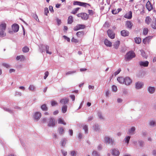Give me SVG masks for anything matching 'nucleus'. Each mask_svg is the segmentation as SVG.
I'll use <instances>...</instances> for the list:
<instances>
[{
    "label": "nucleus",
    "mask_w": 156,
    "mask_h": 156,
    "mask_svg": "<svg viewBox=\"0 0 156 156\" xmlns=\"http://www.w3.org/2000/svg\"><path fill=\"white\" fill-rule=\"evenodd\" d=\"M3 109L5 111H6L10 113H12L13 112V111L11 109H10L9 108H3Z\"/></svg>",
    "instance_id": "obj_43"
},
{
    "label": "nucleus",
    "mask_w": 156,
    "mask_h": 156,
    "mask_svg": "<svg viewBox=\"0 0 156 156\" xmlns=\"http://www.w3.org/2000/svg\"><path fill=\"white\" fill-rule=\"evenodd\" d=\"M41 116V114L39 112H36L34 115V119L36 121L40 119Z\"/></svg>",
    "instance_id": "obj_8"
},
{
    "label": "nucleus",
    "mask_w": 156,
    "mask_h": 156,
    "mask_svg": "<svg viewBox=\"0 0 156 156\" xmlns=\"http://www.w3.org/2000/svg\"><path fill=\"white\" fill-rule=\"evenodd\" d=\"M69 101V100L68 98H62L60 100V102L61 104H64V105H66L68 103Z\"/></svg>",
    "instance_id": "obj_16"
},
{
    "label": "nucleus",
    "mask_w": 156,
    "mask_h": 156,
    "mask_svg": "<svg viewBox=\"0 0 156 156\" xmlns=\"http://www.w3.org/2000/svg\"><path fill=\"white\" fill-rule=\"evenodd\" d=\"M138 142L140 146L141 147H143L144 144V142L143 141L141 140H139Z\"/></svg>",
    "instance_id": "obj_53"
},
{
    "label": "nucleus",
    "mask_w": 156,
    "mask_h": 156,
    "mask_svg": "<svg viewBox=\"0 0 156 156\" xmlns=\"http://www.w3.org/2000/svg\"><path fill=\"white\" fill-rule=\"evenodd\" d=\"M135 56V54L133 51H129L126 54L125 58L126 61H129Z\"/></svg>",
    "instance_id": "obj_2"
},
{
    "label": "nucleus",
    "mask_w": 156,
    "mask_h": 156,
    "mask_svg": "<svg viewBox=\"0 0 156 156\" xmlns=\"http://www.w3.org/2000/svg\"><path fill=\"white\" fill-rule=\"evenodd\" d=\"M43 47H45L46 51L47 50H49V46L48 45H42V46H41V47H39L40 50L42 53H43V52L44 51L42 49V48H43Z\"/></svg>",
    "instance_id": "obj_27"
},
{
    "label": "nucleus",
    "mask_w": 156,
    "mask_h": 156,
    "mask_svg": "<svg viewBox=\"0 0 156 156\" xmlns=\"http://www.w3.org/2000/svg\"><path fill=\"white\" fill-rule=\"evenodd\" d=\"M112 153L114 156H119V152L118 150L116 149L112 150Z\"/></svg>",
    "instance_id": "obj_17"
},
{
    "label": "nucleus",
    "mask_w": 156,
    "mask_h": 156,
    "mask_svg": "<svg viewBox=\"0 0 156 156\" xmlns=\"http://www.w3.org/2000/svg\"><path fill=\"white\" fill-rule=\"evenodd\" d=\"M29 51V48L25 46L23 48V51L24 52H27Z\"/></svg>",
    "instance_id": "obj_46"
},
{
    "label": "nucleus",
    "mask_w": 156,
    "mask_h": 156,
    "mask_svg": "<svg viewBox=\"0 0 156 156\" xmlns=\"http://www.w3.org/2000/svg\"><path fill=\"white\" fill-rule=\"evenodd\" d=\"M130 138L131 136H126L125 138L124 139L123 141L124 142V143H126L127 145H128L129 143V142L130 140Z\"/></svg>",
    "instance_id": "obj_22"
},
{
    "label": "nucleus",
    "mask_w": 156,
    "mask_h": 156,
    "mask_svg": "<svg viewBox=\"0 0 156 156\" xmlns=\"http://www.w3.org/2000/svg\"><path fill=\"white\" fill-rule=\"evenodd\" d=\"M98 117L100 119H104V117L100 113H99L98 114Z\"/></svg>",
    "instance_id": "obj_60"
},
{
    "label": "nucleus",
    "mask_w": 156,
    "mask_h": 156,
    "mask_svg": "<svg viewBox=\"0 0 156 156\" xmlns=\"http://www.w3.org/2000/svg\"><path fill=\"white\" fill-rule=\"evenodd\" d=\"M81 3V2L77 1H74L73 2V4L74 5H78L80 6Z\"/></svg>",
    "instance_id": "obj_49"
},
{
    "label": "nucleus",
    "mask_w": 156,
    "mask_h": 156,
    "mask_svg": "<svg viewBox=\"0 0 156 156\" xmlns=\"http://www.w3.org/2000/svg\"><path fill=\"white\" fill-rule=\"evenodd\" d=\"M56 124L54 118L52 117H50L48 122V126L49 127H53L55 126Z\"/></svg>",
    "instance_id": "obj_3"
},
{
    "label": "nucleus",
    "mask_w": 156,
    "mask_h": 156,
    "mask_svg": "<svg viewBox=\"0 0 156 156\" xmlns=\"http://www.w3.org/2000/svg\"><path fill=\"white\" fill-rule=\"evenodd\" d=\"M76 70H74L72 71H69L67 72H66V75H72L73 74L76 73Z\"/></svg>",
    "instance_id": "obj_39"
},
{
    "label": "nucleus",
    "mask_w": 156,
    "mask_h": 156,
    "mask_svg": "<svg viewBox=\"0 0 156 156\" xmlns=\"http://www.w3.org/2000/svg\"><path fill=\"white\" fill-rule=\"evenodd\" d=\"M146 7L149 11H150L152 10L153 7L149 1L147 2L146 5Z\"/></svg>",
    "instance_id": "obj_14"
},
{
    "label": "nucleus",
    "mask_w": 156,
    "mask_h": 156,
    "mask_svg": "<svg viewBox=\"0 0 156 156\" xmlns=\"http://www.w3.org/2000/svg\"><path fill=\"white\" fill-rule=\"evenodd\" d=\"M2 66H3L6 68H9L10 67V65L7 63H3L2 64Z\"/></svg>",
    "instance_id": "obj_50"
},
{
    "label": "nucleus",
    "mask_w": 156,
    "mask_h": 156,
    "mask_svg": "<svg viewBox=\"0 0 156 156\" xmlns=\"http://www.w3.org/2000/svg\"><path fill=\"white\" fill-rule=\"evenodd\" d=\"M84 34V32L83 31H79L76 33V35L77 36L80 37L81 35H83Z\"/></svg>",
    "instance_id": "obj_52"
},
{
    "label": "nucleus",
    "mask_w": 156,
    "mask_h": 156,
    "mask_svg": "<svg viewBox=\"0 0 156 156\" xmlns=\"http://www.w3.org/2000/svg\"><path fill=\"white\" fill-rule=\"evenodd\" d=\"M73 21V17L71 16H70L69 17L68 19V24H71Z\"/></svg>",
    "instance_id": "obj_35"
},
{
    "label": "nucleus",
    "mask_w": 156,
    "mask_h": 156,
    "mask_svg": "<svg viewBox=\"0 0 156 156\" xmlns=\"http://www.w3.org/2000/svg\"><path fill=\"white\" fill-rule=\"evenodd\" d=\"M87 5L90 6V5L88 3H85V2H81V5L80 6H82L83 7H87Z\"/></svg>",
    "instance_id": "obj_42"
},
{
    "label": "nucleus",
    "mask_w": 156,
    "mask_h": 156,
    "mask_svg": "<svg viewBox=\"0 0 156 156\" xmlns=\"http://www.w3.org/2000/svg\"><path fill=\"white\" fill-rule=\"evenodd\" d=\"M148 32V29L147 28H145L143 30V34L144 35H146L147 34Z\"/></svg>",
    "instance_id": "obj_44"
},
{
    "label": "nucleus",
    "mask_w": 156,
    "mask_h": 156,
    "mask_svg": "<svg viewBox=\"0 0 156 156\" xmlns=\"http://www.w3.org/2000/svg\"><path fill=\"white\" fill-rule=\"evenodd\" d=\"M117 80L120 83L124 84L125 80V78H124L123 77H118L117 78Z\"/></svg>",
    "instance_id": "obj_25"
},
{
    "label": "nucleus",
    "mask_w": 156,
    "mask_h": 156,
    "mask_svg": "<svg viewBox=\"0 0 156 156\" xmlns=\"http://www.w3.org/2000/svg\"><path fill=\"white\" fill-rule=\"evenodd\" d=\"M120 44V41H116L114 44H113L114 48L115 49H117Z\"/></svg>",
    "instance_id": "obj_28"
},
{
    "label": "nucleus",
    "mask_w": 156,
    "mask_h": 156,
    "mask_svg": "<svg viewBox=\"0 0 156 156\" xmlns=\"http://www.w3.org/2000/svg\"><path fill=\"white\" fill-rule=\"evenodd\" d=\"M58 123L60 124H63L64 125H66V123L64 121L63 119L62 118H60L58 119Z\"/></svg>",
    "instance_id": "obj_31"
},
{
    "label": "nucleus",
    "mask_w": 156,
    "mask_h": 156,
    "mask_svg": "<svg viewBox=\"0 0 156 156\" xmlns=\"http://www.w3.org/2000/svg\"><path fill=\"white\" fill-rule=\"evenodd\" d=\"M49 10L51 12H54V11L53 9V7L52 6H51V5L49 6Z\"/></svg>",
    "instance_id": "obj_63"
},
{
    "label": "nucleus",
    "mask_w": 156,
    "mask_h": 156,
    "mask_svg": "<svg viewBox=\"0 0 156 156\" xmlns=\"http://www.w3.org/2000/svg\"><path fill=\"white\" fill-rule=\"evenodd\" d=\"M121 71V69L120 68H119L118 70L115 72L114 73V74L115 76H116L117 75H118V74Z\"/></svg>",
    "instance_id": "obj_55"
},
{
    "label": "nucleus",
    "mask_w": 156,
    "mask_h": 156,
    "mask_svg": "<svg viewBox=\"0 0 156 156\" xmlns=\"http://www.w3.org/2000/svg\"><path fill=\"white\" fill-rule=\"evenodd\" d=\"M78 17H80L83 20H87L89 18V16L85 13L82 12L77 15Z\"/></svg>",
    "instance_id": "obj_4"
},
{
    "label": "nucleus",
    "mask_w": 156,
    "mask_h": 156,
    "mask_svg": "<svg viewBox=\"0 0 156 156\" xmlns=\"http://www.w3.org/2000/svg\"><path fill=\"white\" fill-rule=\"evenodd\" d=\"M136 130V128L134 127H132L130 129H129L128 130V133L132 135L134 134V132Z\"/></svg>",
    "instance_id": "obj_12"
},
{
    "label": "nucleus",
    "mask_w": 156,
    "mask_h": 156,
    "mask_svg": "<svg viewBox=\"0 0 156 156\" xmlns=\"http://www.w3.org/2000/svg\"><path fill=\"white\" fill-rule=\"evenodd\" d=\"M36 87L34 85L32 84H31L30 85L28 89L30 91H35L36 90Z\"/></svg>",
    "instance_id": "obj_29"
},
{
    "label": "nucleus",
    "mask_w": 156,
    "mask_h": 156,
    "mask_svg": "<svg viewBox=\"0 0 156 156\" xmlns=\"http://www.w3.org/2000/svg\"><path fill=\"white\" fill-rule=\"evenodd\" d=\"M66 140V138L62 139L61 141V145L62 146H65Z\"/></svg>",
    "instance_id": "obj_37"
},
{
    "label": "nucleus",
    "mask_w": 156,
    "mask_h": 156,
    "mask_svg": "<svg viewBox=\"0 0 156 156\" xmlns=\"http://www.w3.org/2000/svg\"><path fill=\"white\" fill-rule=\"evenodd\" d=\"M79 8H77L74 9L72 12L71 13L73 14H75L77 12V11L79 9Z\"/></svg>",
    "instance_id": "obj_48"
},
{
    "label": "nucleus",
    "mask_w": 156,
    "mask_h": 156,
    "mask_svg": "<svg viewBox=\"0 0 156 156\" xmlns=\"http://www.w3.org/2000/svg\"><path fill=\"white\" fill-rule=\"evenodd\" d=\"M85 27V25L83 24H77L74 28V30L77 31L80 29H84Z\"/></svg>",
    "instance_id": "obj_7"
},
{
    "label": "nucleus",
    "mask_w": 156,
    "mask_h": 156,
    "mask_svg": "<svg viewBox=\"0 0 156 156\" xmlns=\"http://www.w3.org/2000/svg\"><path fill=\"white\" fill-rule=\"evenodd\" d=\"M155 89L154 87H149L148 88V90L150 94H153L155 91Z\"/></svg>",
    "instance_id": "obj_23"
},
{
    "label": "nucleus",
    "mask_w": 156,
    "mask_h": 156,
    "mask_svg": "<svg viewBox=\"0 0 156 156\" xmlns=\"http://www.w3.org/2000/svg\"><path fill=\"white\" fill-rule=\"evenodd\" d=\"M70 154L72 156H76V153L75 151H70Z\"/></svg>",
    "instance_id": "obj_51"
},
{
    "label": "nucleus",
    "mask_w": 156,
    "mask_h": 156,
    "mask_svg": "<svg viewBox=\"0 0 156 156\" xmlns=\"http://www.w3.org/2000/svg\"><path fill=\"white\" fill-rule=\"evenodd\" d=\"M62 151V154H63V155L64 156H66L67 154V151H65L63 150H62L61 151Z\"/></svg>",
    "instance_id": "obj_64"
},
{
    "label": "nucleus",
    "mask_w": 156,
    "mask_h": 156,
    "mask_svg": "<svg viewBox=\"0 0 156 156\" xmlns=\"http://www.w3.org/2000/svg\"><path fill=\"white\" fill-rule=\"evenodd\" d=\"M83 129L85 131V133H87L88 132V126L87 125H85L83 127Z\"/></svg>",
    "instance_id": "obj_47"
},
{
    "label": "nucleus",
    "mask_w": 156,
    "mask_h": 156,
    "mask_svg": "<svg viewBox=\"0 0 156 156\" xmlns=\"http://www.w3.org/2000/svg\"><path fill=\"white\" fill-rule=\"evenodd\" d=\"M12 28L14 32H16L19 30V27L18 25L15 23L12 25Z\"/></svg>",
    "instance_id": "obj_11"
},
{
    "label": "nucleus",
    "mask_w": 156,
    "mask_h": 156,
    "mask_svg": "<svg viewBox=\"0 0 156 156\" xmlns=\"http://www.w3.org/2000/svg\"><path fill=\"white\" fill-rule=\"evenodd\" d=\"M126 25L127 28L129 29H131L133 26V24L131 22L127 21L126 23Z\"/></svg>",
    "instance_id": "obj_30"
},
{
    "label": "nucleus",
    "mask_w": 156,
    "mask_h": 156,
    "mask_svg": "<svg viewBox=\"0 0 156 156\" xmlns=\"http://www.w3.org/2000/svg\"><path fill=\"white\" fill-rule=\"evenodd\" d=\"M49 75V72L48 71L44 73V79H46L47 77Z\"/></svg>",
    "instance_id": "obj_56"
},
{
    "label": "nucleus",
    "mask_w": 156,
    "mask_h": 156,
    "mask_svg": "<svg viewBox=\"0 0 156 156\" xmlns=\"http://www.w3.org/2000/svg\"><path fill=\"white\" fill-rule=\"evenodd\" d=\"M152 38V37L151 36L146 37L143 39V42L145 44H148Z\"/></svg>",
    "instance_id": "obj_13"
},
{
    "label": "nucleus",
    "mask_w": 156,
    "mask_h": 156,
    "mask_svg": "<svg viewBox=\"0 0 156 156\" xmlns=\"http://www.w3.org/2000/svg\"><path fill=\"white\" fill-rule=\"evenodd\" d=\"M152 28L153 29L156 28V19L152 21L151 24Z\"/></svg>",
    "instance_id": "obj_32"
},
{
    "label": "nucleus",
    "mask_w": 156,
    "mask_h": 156,
    "mask_svg": "<svg viewBox=\"0 0 156 156\" xmlns=\"http://www.w3.org/2000/svg\"><path fill=\"white\" fill-rule=\"evenodd\" d=\"M132 80L129 77H126L125 78V80L124 84L128 86L130 85L132 83Z\"/></svg>",
    "instance_id": "obj_6"
},
{
    "label": "nucleus",
    "mask_w": 156,
    "mask_h": 156,
    "mask_svg": "<svg viewBox=\"0 0 156 156\" xmlns=\"http://www.w3.org/2000/svg\"><path fill=\"white\" fill-rule=\"evenodd\" d=\"M58 132L60 135L63 134L65 132L64 128L62 127H59L58 129Z\"/></svg>",
    "instance_id": "obj_26"
},
{
    "label": "nucleus",
    "mask_w": 156,
    "mask_h": 156,
    "mask_svg": "<svg viewBox=\"0 0 156 156\" xmlns=\"http://www.w3.org/2000/svg\"><path fill=\"white\" fill-rule=\"evenodd\" d=\"M93 129L95 131H99L100 128L98 124H95L93 126Z\"/></svg>",
    "instance_id": "obj_21"
},
{
    "label": "nucleus",
    "mask_w": 156,
    "mask_h": 156,
    "mask_svg": "<svg viewBox=\"0 0 156 156\" xmlns=\"http://www.w3.org/2000/svg\"><path fill=\"white\" fill-rule=\"evenodd\" d=\"M88 12L89 15L90 16H92L94 14V12L92 10H88Z\"/></svg>",
    "instance_id": "obj_58"
},
{
    "label": "nucleus",
    "mask_w": 156,
    "mask_h": 156,
    "mask_svg": "<svg viewBox=\"0 0 156 156\" xmlns=\"http://www.w3.org/2000/svg\"><path fill=\"white\" fill-rule=\"evenodd\" d=\"M104 142L106 144L113 145L114 140L109 136H105L104 138Z\"/></svg>",
    "instance_id": "obj_5"
},
{
    "label": "nucleus",
    "mask_w": 156,
    "mask_h": 156,
    "mask_svg": "<svg viewBox=\"0 0 156 156\" xmlns=\"http://www.w3.org/2000/svg\"><path fill=\"white\" fill-rule=\"evenodd\" d=\"M57 104V102L55 101H52L51 105L52 106H55Z\"/></svg>",
    "instance_id": "obj_61"
},
{
    "label": "nucleus",
    "mask_w": 156,
    "mask_h": 156,
    "mask_svg": "<svg viewBox=\"0 0 156 156\" xmlns=\"http://www.w3.org/2000/svg\"><path fill=\"white\" fill-rule=\"evenodd\" d=\"M49 12L48 9L46 7L44 9V13L45 15H48V13Z\"/></svg>",
    "instance_id": "obj_54"
},
{
    "label": "nucleus",
    "mask_w": 156,
    "mask_h": 156,
    "mask_svg": "<svg viewBox=\"0 0 156 156\" xmlns=\"http://www.w3.org/2000/svg\"><path fill=\"white\" fill-rule=\"evenodd\" d=\"M135 42L137 44H139L141 42V38L139 37H136L134 38Z\"/></svg>",
    "instance_id": "obj_34"
},
{
    "label": "nucleus",
    "mask_w": 156,
    "mask_h": 156,
    "mask_svg": "<svg viewBox=\"0 0 156 156\" xmlns=\"http://www.w3.org/2000/svg\"><path fill=\"white\" fill-rule=\"evenodd\" d=\"M6 26V23L2 22L0 24V37H3L6 35L5 31Z\"/></svg>",
    "instance_id": "obj_1"
},
{
    "label": "nucleus",
    "mask_w": 156,
    "mask_h": 156,
    "mask_svg": "<svg viewBox=\"0 0 156 156\" xmlns=\"http://www.w3.org/2000/svg\"><path fill=\"white\" fill-rule=\"evenodd\" d=\"M41 109L43 111H47L48 110V108L45 104H43L41 106Z\"/></svg>",
    "instance_id": "obj_36"
},
{
    "label": "nucleus",
    "mask_w": 156,
    "mask_h": 156,
    "mask_svg": "<svg viewBox=\"0 0 156 156\" xmlns=\"http://www.w3.org/2000/svg\"><path fill=\"white\" fill-rule=\"evenodd\" d=\"M124 17L126 18L130 19L132 17V12L129 11L124 16Z\"/></svg>",
    "instance_id": "obj_20"
},
{
    "label": "nucleus",
    "mask_w": 156,
    "mask_h": 156,
    "mask_svg": "<svg viewBox=\"0 0 156 156\" xmlns=\"http://www.w3.org/2000/svg\"><path fill=\"white\" fill-rule=\"evenodd\" d=\"M16 95H18L19 96H21L22 95V93L20 92L16 91L15 92Z\"/></svg>",
    "instance_id": "obj_62"
},
{
    "label": "nucleus",
    "mask_w": 156,
    "mask_h": 156,
    "mask_svg": "<svg viewBox=\"0 0 156 156\" xmlns=\"http://www.w3.org/2000/svg\"><path fill=\"white\" fill-rule=\"evenodd\" d=\"M92 155L93 156H100L99 153L96 151H93L92 153Z\"/></svg>",
    "instance_id": "obj_41"
},
{
    "label": "nucleus",
    "mask_w": 156,
    "mask_h": 156,
    "mask_svg": "<svg viewBox=\"0 0 156 156\" xmlns=\"http://www.w3.org/2000/svg\"><path fill=\"white\" fill-rule=\"evenodd\" d=\"M151 21V19L150 17L147 16V17L145 19V22L147 24H149Z\"/></svg>",
    "instance_id": "obj_40"
},
{
    "label": "nucleus",
    "mask_w": 156,
    "mask_h": 156,
    "mask_svg": "<svg viewBox=\"0 0 156 156\" xmlns=\"http://www.w3.org/2000/svg\"><path fill=\"white\" fill-rule=\"evenodd\" d=\"M150 126H154L156 125V123L154 120H152L150 121L149 122Z\"/></svg>",
    "instance_id": "obj_45"
},
{
    "label": "nucleus",
    "mask_w": 156,
    "mask_h": 156,
    "mask_svg": "<svg viewBox=\"0 0 156 156\" xmlns=\"http://www.w3.org/2000/svg\"><path fill=\"white\" fill-rule=\"evenodd\" d=\"M25 59V58L24 55H18L16 57V60L17 61L20 60V61H24Z\"/></svg>",
    "instance_id": "obj_24"
},
{
    "label": "nucleus",
    "mask_w": 156,
    "mask_h": 156,
    "mask_svg": "<svg viewBox=\"0 0 156 156\" xmlns=\"http://www.w3.org/2000/svg\"><path fill=\"white\" fill-rule=\"evenodd\" d=\"M63 37L67 41L69 42L70 41V38L66 36L65 35H64L63 36Z\"/></svg>",
    "instance_id": "obj_59"
},
{
    "label": "nucleus",
    "mask_w": 156,
    "mask_h": 156,
    "mask_svg": "<svg viewBox=\"0 0 156 156\" xmlns=\"http://www.w3.org/2000/svg\"><path fill=\"white\" fill-rule=\"evenodd\" d=\"M67 106L66 105H64L62 107V112L63 113H65L67 111Z\"/></svg>",
    "instance_id": "obj_33"
},
{
    "label": "nucleus",
    "mask_w": 156,
    "mask_h": 156,
    "mask_svg": "<svg viewBox=\"0 0 156 156\" xmlns=\"http://www.w3.org/2000/svg\"><path fill=\"white\" fill-rule=\"evenodd\" d=\"M121 35L123 37H126L129 35V32L126 30H123L121 31Z\"/></svg>",
    "instance_id": "obj_18"
},
{
    "label": "nucleus",
    "mask_w": 156,
    "mask_h": 156,
    "mask_svg": "<svg viewBox=\"0 0 156 156\" xmlns=\"http://www.w3.org/2000/svg\"><path fill=\"white\" fill-rule=\"evenodd\" d=\"M104 44L107 47H111L112 46V42L106 39L104 40Z\"/></svg>",
    "instance_id": "obj_19"
},
{
    "label": "nucleus",
    "mask_w": 156,
    "mask_h": 156,
    "mask_svg": "<svg viewBox=\"0 0 156 156\" xmlns=\"http://www.w3.org/2000/svg\"><path fill=\"white\" fill-rule=\"evenodd\" d=\"M144 84V83L140 81H138L135 83V88L137 89H139L142 88Z\"/></svg>",
    "instance_id": "obj_9"
},
{
    "label": "nucleus",
    "mask_w": 156,
    "mask_h": 156,
    "mask_svg": "<svg viewBox=\"0 0 156 156\" xmlns=\"http://www.w3.org/2000/svg\"><path fill=\"white\" fill-rule=\"evenodd\" d=\"M139 64L141 66L147 67L149 64V62L147 61H140L139 62Z\"/></svg>",
    "instance_id": "obj_15"
},
{
    "label": "nucleus",
    "mask_w": 156,
    "mask_h": 156,
    "mask_svg": "<svg viewBox=\"0 0 156 156\" xmlns=\"http://www.w3.org/2000/svg\"><path fill=\"white\" fill-rule=\"evenodd\" d=\"M108 36L111 39H113L115 38V34L112 30L109 29L107 31Z\"/></svg>",
    "instance_id": "obj_10"
},
{
    "label": "nucleus",
    "mask_w": 156,
    "mask_h": 156,
    "mask_svg": "<svg viewBox=\"0 0 156 156\" xmlns=\"http://www.w3.org/2000/svg\"><path fill=\"white\" fill-rule=\"evenodd\" d=\"M112 90L114 92H116L117 91V89L116 86L115 85H113L112 86Z\"/></svg>",
    "instance_id": "obj_57"
},
{
    "label": "nucleus",
    "mask_w": 156,
    "mask_h": 156,
    "mask_svg": "<svg viewBox=\"0 0 156 156\" xmlns=\"http://www.w3.org/2000/svg\"><path fill=\"white\" fill-rule=\"evenodd\" d=\"M141 53V55L144 58H147V56L146 55V54L144 51L143 50H140Z\"/></svg>",
    "instance_id": "obj_38"
}]
</instances>
